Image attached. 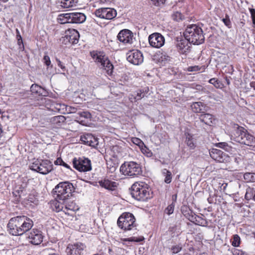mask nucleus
Segmentation results:
<instances>
[{
	"label": "nucleus",
	"instance_id": "dca6fc26",
	"mask_svg": "<svg viewBox=\"0 0 255 255\" xmlns=\"http://www.w3.org/2000/svg\"><path fill=\"white\" fill-rule=\"evenodd\" d=\"M127 59L130 63L138 65L143 61L142 53L138 50H132L127 53Z\"/></svg>",
	"mask_w": 255,
	"mask_h": 255
},
{
	"label": "nucleus",
	"instance_id": "6e6552de",
	"mask_svg": "<svg viewBox=\"0 0 255 255\" xmlns=\"http://www.w3.org/2000/svg\"><path fill=\"white\" fill-rule=\"evenodd\" d=\"M30 169L42 174H47L53 169V165L51 161L48 160H36L30 166Z\"/></svg>",
	"mask_w": 255,
	"mask_h": 255
},
{
	"label": "nucleus",
	"instance_id": "f3484780",
	"mask_svg": "<svg viewBox=\"0 0 255 255\" xmlns=\"http://www.w3.org/2000/svg\"><path fill=\"white\" fill-rule=\"evenodd\" d=\"M212 159L219 162H227L230 160V157L223 151L213 148L209 152Z\"/></svg>",
	"mask_w": 255,
	"mask_h": 255
},
{
	"label": "nucleus",
	"instance_id": "7ed1b4c3",
	"mask_svg": "<svg viewBox=\"0 0 255 255\" xmlns=\"http://www.w3.org/2000/svg\"><path fill=\"white\" fill-rule=\"evenodd\" d=\"M131 195L138 201H145L150 198L148 185L144 182H135L131 187Z\"/></svg>",
	"mask_w": 255,
	"mask_h": 255
},
{
	"label": "nucleus",
	"instance_id": "ea45409f",
	"mask_svg": "<svg viewBox=\"0 0 255 255\" xmlns=\"http://www.w3.org/2000/svg\"><path fill=\"white\" fill-rule=\"evenodd\" d=\"M254 191L253 188L249 187L247 189L246 193L245 195V199L247 200H250L252 198L254 199Z\"/></svg>",
	"mask_w": 255,
	"mask_h": 255
},
{
	"label": "nucleus",
	"instance_id": "c85d7f7f",
	"mask_svg": "<svg viewBox=\"0 0 255 255\" xmlns=\"http://www.w3.org/2000/svg\"><path fill=\"white\" fill-rule=\"evenodd\" d=\"M145 96V93L143 90L139 89L129 96V100L132 103H134L141 100Z\"/></svg>",
	"mask_w": 255,
	"mask_h": 255
},
{
	"label": "nucleus",
	"instance_id": "13d9d810",
	"mask_svg": "<svg viewBox=\"0 0 255 255\" xmlns=\"http://www.w3.org/2000/svg\"><path fill=\"white\" fill-rule=\"evenodd\" d=\"M56 61L57 63L58 66L61 68V69L65 71L66 70V68L64 65L62 63V62L58 59H56Z\"/></svg>",
	"mask_w": 255,
	"mask_h": 255
},
{
	"label": "nucleus",
	"instance_id": "603ef678",
	"mask_svg": "<svg viewBox=\"0 0 255 255\" xmlns=\"http://www.w3.org/2000/svg\"><path fill=\"white\" fill-rule=\"evenodd\" d=\"M151 1L153 5L158 6L163 4L165 0H151Z\"/></svg>",
	"mask_w": 255,
	"mask_h": 255
},
{
	"label": "nucleus",
	"instance_id": "72a5a7b5",
	"mask_svg": "<svg viewBox=\"0 0 255 255\" xmlns=\"http://www.w3.org/2000/svg\"><path fill=\"white\" fill-rule=\"evenodd\" d=\"M78 0H61V6L63 8H68L76 6Z\"/></svg>",
	"mask_w": 255,
	"mask_h": 255
},
{
	"label": "nucleus",
	"instance_id": "5701e85b",
	"mask_svg": "<svg viewBox=\"0 0 255 255\" xmlns=\"http://www.w3.org/2000/svg\"><path fill=\"white\" fill-rule=\"evenodd\" d=\"M152 60L160 66H163L170 60V57L166 54L158 51L152 56Z\"/></svg>",
	"mask_w": 255,
	"mask_h": 255
},
{
	"label": "nucleus",
	"instance_id": "4be33fe9",
	"mask_svg": "<svg viewBox=\"0 0 255 255\" xmlns=\"http://www.w3.org/2000/svg\"><path fill=\"white\" fill-rule=\"evenodd\" d=\"M35 94L38 96H46L47 92L40 86L37 84H32L30 87V91H27L25 93V98H31V96L29 95Z\"/></svg>",
	"mask_w": 255,
	"mask_h": 255
},
{
	"label": "nucleus",
	"instance_id": "5fc2aeb1",
	"mask_svg": "<svg viewBox=\"0 0 255 255\" xmlns=\"http://www.w3.org/2000/svg\"><path fill=\"white\" fill-rule=\"evenodd\" d=\"M201 67L199 66H190L188 68V71L190 72H195L199 71Z\"/></svg>",
	"mask_w": 255,
	"mask_h": 255
},
{
	"label": "nucleus",
	"instance_id": "bf43d9fd",
	"mask_svg": "<svg viewBox=\"0 0 255 255\" xmlns=\"http://www.w3.org/2000/svg\"><path fill=\"white\" fill-rule=\"evenodd\" d=\"M77 108L72 107V106H70L68 107V112L70 113H75L77 112Z\"/></svg>",
	"mask_w": 255,
	"mask_h": 255
},
{
	"label": "nucleus",
	"instance_id": "f257e3e1",
	"mask_svg": "<svg viewBox=\"0 0 255 255\" xmlns=\"http://www.w3.org/2000/svg\"><path fill=\"white\" fill-rule=\"evenodd\" d=\"M231 137L232 139L242 144L255 146V137L250 134L247 129L238 124L233 125Z\"/></svg>",
	"mask_w": 255,
	"mask_h": 255
},
{
	"label": "nucleus",
	"instance_id": "774afa93",
	"mask_svg": "<svg viewBox=\"0 0 255 255\" xmlns=\"http://www.w3.org/2000/svg\"><path fill=\"white\" fill-rule=\"evenodd\" d=\"M48 255H60L58 253H56L55 251H52Z\"/></svg>",
	"mask_w": 255,
	"mask_h": 255
},
{
	"label": "nucleus",
	"instance_id": "6ab92c4d",
	"mask_svg": "<svg viewBox=\"0 0 255 255\" xmlns=\"http://www.w3.org/2000/svg\"><path fill=\"white\" fill-rule=\"evenodd\" d=\"M184 216L188 219V220L194 223L195 224L203 227H207L208 224V221L204 218V216L196 215L195 214H190L188 211L185 212Z\"/></svg>",
	"mask_w": 255,
	"mask_h": 255
},
{
	"label": "nucleus",
	"instance_id": "6e6d98bb",
	"mask_svg": "<svg viewBox=\"0 0 255 255\" xmlns=\"http://www.w3.org/2000/svg\"><path fill=\"white\" fill-rule=\"evenodd\" d=\"M181 250V247L179 246H175L172 247L171 248V251L173 254H177L179 253Z\"/></svg>",
	"mask_w": 255,
	"mask_h": 255
},
{
	"label": "nucleus",
	"instance_id": "423d86ee",
	"mask_svg": "<svg viewBox=\"0 0 255 255\" xmlns=\"http://www.w3.org/2000/svg\"><path fill=\"white\" fill-rule=\"evenodd\" d=\"M74 188L73 184L69 182H62L57 185L54 189L56 199L65 200L72 195Z\"/></svg>",
	"mask_w": 255,
	"mask_h": 255
},
{
	"label": "nucleus",
	"instance_id": "58836bf2",
	"mask_svg": "<svg viewBox=\"0 0 255 255\" xmlns=\"http://www.w3.org/2000/svg\"><path fill=\"white\" fill-rule=\"evenodd\" d=\"M144 238L143 237H140L139 238H137L135 237H132L128 238H125L121 239V240L124 242H140L143 241Z\"/></svg>",
	"mask_w": 255,
	"mask_h": 255
},
{
	"label": "nucleus",
	"instance_id": "aec40b11",
	"mask_svg": "<svg viewBox=\"0 0 255 255\" xmlns=\"http://www.w3.org/2000/svg\"><path fill=\"white\" fill-rule=\"evenodd\" d=\"M17 223L18 222L16 216L11 218L7 224L9 233L12 236H21L19 231L20 230V227L18 225V223Z\"/></svg>",
	"mask_w": 255,
	"mask_h": 255
},
{
	"label": "nucleus",
	"instance_id": "c756f323",
	"mask_svg": "<svg viewBox=\"0 0 255 255\" xmlns=\"http://www.w3.org/2000/svg\"><path fill=\"white\" fill-rule=\"evenodd\" d=\"M52 204L54 207V210L56 212H59L62 211L64 212L65 200L56 199V196L55 200L53 202Z\"/></svg>",
	"mask_w": 255,
	"mask_h": 255
},
{
	"label": "nucleus",
	"instance_id": "ddd939ff",
	"mask_svg": "<svg viewBox=\"0 0 255 255\" xmlns=\"http://www.w3.org/2000/svg\"><path fill=\"white\" fill-rule=\"evenodd\" d=\"M94 14L100 18L112 19L117 15V11L114 8L102 7L95 10Z\"/></svg>",
	"mask_w": 255,
	"mask_h": 255
},
{
	"label": "nucleus",
	"instance_id": "338daca9",
	"mask_svg": "<svg viewBox=\"0 0 255 255\" xmlns=\"http://www.w3.org/2000/svg\"><path fill=\"white\" fill-rule=\"evenodd\" d=\"M250 86L255 90V81L251 82Z\"/></svg>",
	"mask_w": 255,
	"mask_h": 255
},
{
	"label": "nucleus",
	"instance_id": "a18cd8bd",
	"mask_svg": "<svg viewBox=\"0 0 255 255\" xmlns=\"http://www.w3.org/2000/svg\"><path fill=\"white\" fill-rule=\"evenodd\" d=\"M225 25L228 28L232 27V23L230 19L229 16L228 15H226L225 17L222 19Z\"/></svg>",
	"mask_w": 255,
	"mask_h": 255
},
{
	"label": "nucleus",
	"instance_id": "e2e57ef3",
	"mask_svg": "<svg viewBox=\"0 0 255 255\" xmlns=\"http://www.w3.org/2000/svg\"><path fill=\"white\" fill-rule=\"evenodd\" d=\"M17 44L19 45L20 47H21V45H22V47L23 48V44L22 39H21V40L20 39H18L17 40Z\"/></svg>",
	"mask_w": 255,
	"mask_h": 255
},
{
	"label": "nucleus",
	"instance_id": "f8f14e48",
	"mask_svg": "<svg viewBox=\"0 0 255 255\" xmlns=\"http://www.w3.org/2000/svg\"><path fill=\"white\" fill-rule=\"evenodd\" d=\"M79 38V33L78 31L74 29H69L65 31V35L61 40L65 45L68 43L74 44L78 43Z\"/></svg>",
	"mask_w": 255,
	"mask_h": 255
},
{
	"label": "nucleus",
	"instance_id": "20e7f679",
	"mask_svg": "<svg viewBox=\"0 0 255 255\" xmlns=\"http://www.w3.org/2000/svg\"><path fill=\"white\" fill-rule=\"evenodd\" d=\"M92 57L100 68L104 69L108 75H112L114 66L103 52H93Z\"/></svg>",
	"mask_w": 255,
	"mask_h": 255
},
{
	"label": "nucleus",
	"instance_id": "4d7b16f0",
	"mask_svg": "<svg viewBox=\"0 0 255 255\" xmlns=\"http://www.w3.org/2000/svg\"><path fill=\"white\" fill-rule=\"evenodd\" d=\"M250 11L253 21V23L255 25V10L254 8H250Z\"/></svg>",
	"mask_w": 255,
	"mask_h": 255
},
{
	"label": "nucleus",
	"instance_id": "69168bd1",
	"mask_svg": "<svg viewBox=\"0 0 255 255\" xmlns=\"http://www.w3.org/2000/svg\"><path fill=\"white\" fill-rule=\"evenodd\" d=\"M16 32H17V40L20 39L21 40V39H22V38H21V36L19 34V31L18 30V29H16Z\"/></svg>",
	"mask_w": 255,
	"mask_h": 255
},
{
	"label": "nucleus",
	"instance_id": "49530a36",
	"mask_svg": "<svg viewBox=\"0 0 255 255\" xmlns=\"http://www.w3.org/2000/svg\"><path fill=\"white\" fill-rule=\"evenodd\" d=\"M174 206L175 204L173 203L168 205L165 210L166 213L168 215H170L172 214L174 211Z\"/></svg>",
	"mask_w": 255,
	"mask_h": 255
},
{
	"label": "nucleus",
	"instance_id": "09e8293b",
	"mask_svg": "<svg viewBox=\"0 0 255 255\" xmlns=\"http://www.w3.org/2000/svg\"><path fill=\"white\" fill-rule=\"evenodd\" d=\"M141 150L142 153L146 154L147 156H151L152 155V152L144 145V147L143 146L141 147Z\"/></svg>",
	"mask_w": 255,
	"mask_h": 255
},
{
	"label": "nucleus",
	"instance_id": "4468645a",
	"mask_svg": "<svg viewBox=\"0 0 255 255\" xmlns=\"http://www.w3.org/2000/svg\"><path fill=\"white\" fill-rule=\"evenodd\" d=\"M117 39L124 44H131L135 39V37L131 31L124 29L119 32L117 35Z\"/></svg>",
	"mask_w": 255,
	"mask_h": 255
},
{
	"label": "nucleus",
	"instance_id": "a211bd4d",
	"mask_svg": "<svg viewBox=\"0 0 255 255\" xmlns=\"http://www.w3.org/2000/svg\"><path fill=\"white\" fill-rule=\"evenodd\" d=\"M148 41L152 47L159 48L164 45L165 39L160 33H154L149 35Z\"/></svg>",
	"mask_w": 255,
	"mask_h": 255
},
{
	"label": "nucleus",
	"instance_id": "7c9ffc66",
	"mask_svg": "<svg viewBox=\"0 0 255 255\" xmlns=\"http://www.w3.org/2000/svg\"><path fill=\"white\" fill-rule=\"evenodd\" d=\"M191 107L194 113H201L203 110H204L205 105L201 102H194L192 103Z\"/></svg>",
	"mask_w": 255,
	"mask_h": 255
},
{
	"label": "nucleus",
	"instance_id": "0e129e2a",
	"mask_svg": "<svg viewBox=\"0 0 255 255\" xmlns=\"http://www.w3.org/2000/svg\"><path fill=\"white\" fill-rule=\"evenodd\" d=\"M111 0H99V3L101 4H104L108 2H110Z\"/></svg>",
	"mask_w": 255,
	"mask_h": 255
},
{
	"label": "nucleus",
	"instance_id": "864d4df0",
	"mask_svg": "<svg viewBox=\"0 0 255 255\" xmlns=\"http://www.w3.org/2000/svg\"><path fill=\"white\" fill-rule=\"evenodd\" d=\"M24 190V187L22 186H20L18 189L15 190L13 192V194H15V193H17L18 194V197H20L21 195L23 193V191Z\"/></svg>",
	"mask_w": 255,
	"mask_h": 255
},
{
	"label": "nucleus",
	"instance_id": "680f3d73",
	"mask_svg": "<svg viewBox=\"0 0 255 255\" xmlns=\"http://www.w3.org/2000/svg\"><path fill=\"white\" fill-rule=\"evenodd\" d=\"M61 165L65 167V168H66L67 169H71L70 166L68 164H67L66 163L64 162L63 161V163H61Z\"/></svg>",
	"mask_w": 255,
	"mask_h": 255
},
{
	"label": "nucleus",
	"instance_id": "1a4fd4ad",
	"mask_svg": "<svg viewBox=\"0 0 255 255\" xmlns=\"http://www.w3.org/2000/svg\"><path fill=\"white\" fill-rule=\"evenodd\" d=\"M65 252L67 255H84L86 253V246L80 242L69 244Z\"/></svg>",
	"mask_w": 255,
	"mask_h": 255
},
{
	"label": "nucleus",
	"instance_id": "b1692460",
	"mask_svg": "<svg viewBox=\"0 0 255 255\" xmlns=\"http://www.w3.org/2000/svg\"><path fill=\"white\" fill-rule=\"evenodd\" d=\"M188 40L184 37L177 40L176 46L178 51L181 54H186L190 50V44Z\"/></svg>",
	"mask_w": 255,
	"mask_h": 255
},
{
	"label": "nucleus",
	"instance_id": "0eeeda50",
	"mask_svg": "<svg viewBox=\"0 0 255 255\" xmlns=\"http://www.w3.org/2000/svg\"><path fill=\"white\" fill-rule=\"evenodd\" d=\"M135 219L131 213L125 212L119 218L117 224L118 226L125 231L132 230L136 227Z\"/></svg>",
	"mask_w": 255,
	"mask_h": 255
},
{
	"label": "nucleus",
	"instance_id": "cd10ccee",
	"mask_svg": "<svg viewBox=\"0 0 255 255\" xmlns=\"http://www.w3.org/2000/svg\"><path fill=\"white\" fill-rule=\"evenodd\" d=\"M199 119L201 122L210 126L215 124L216 119L213 115L210 114H201Z\"/></svg>",
	"mask_w": 255,
	"mask_h": 255
},
{
	"label": "nucleus",
	"instance_id": "a878e982",
	"mask_svg": "<svg viewBox=\"0 0 255 255\" xmlns=\"http://www.w3.org/2000/svg\"><path fill=\"white\" fill-rule=\"evenodd\" d=\"M78 210V206L69 198L65 200L64 212L65 214L70 215L71 213L69 211L75 212Z\"/></svg>",
	"mask_w": 255,
	"mask_h": 255
},
{
	"label": "nucleus",
	"instance_id": "412c9836",
	"mask_svg": "<svg viewBox=\"0 0 255 255\" xmlns=\"http://www.w3.org/2000/svg\"><path fill=\"white\" fill-rule=\"evenodd\" d=\"M68 20L72 23H81L84 22L86 19L85 15L81 12H71L65 15Z\"/></svg>",
	"mask_w": 255,
	"mask_h": 255
},
{
	"label": "nucleus",
	"instance_id": "f704fd0d",
	"mask_svg": "<svg viewBox=\"0 0 255 255\" xmlns=\"http://www.w3.org/2000/svg\"><path fill=\"white\" fill-rule=\"evenodd\" d=\"M186 143L187 145L192 149H194L195 147V143L192 135L189 133L186 134Z\"/></svg>",
	"mask_w": 255,
	"mask_h": 255
},
{
	"label": "nucleus",
	"instance_id": "bb28decb",
	"mask_svg": "<svg viewBox=\"0 0 255 255\" xmlns=\"http://www.w3.org/2000/svg\"><path fill=\"white\" fill-rule=\"evenodd\" d=\"M99 185L107 190L114 191L117 187L118 183L109 179H104L98 182Z\"/></svg>",
	"mask_w": 255,
	"mask_h": 255
},
{
	"label": "nucleus",
	"instance_id": "2eb2a0df",
	"mask_svg": "<svg viewBox=\"0 0 255 255\" xmlns=\"http://www.w3.org/2000/svg\"><path fill=\"white\" fill-rule=\"evenodd\" d=\"M26 235L29 242L33 245H39L43 241V236L42 232L37 229L30 230Z\"/></svg>",
	"mask_w": 255,
	"mask_h": 255
},
{
	"label": "nucleus",
	"instance_id": "473e14b6",
	"mask_svg": "<svg viewBox=\"0 0 255 255\" xmlns=\"http://www.w3.org/2000/svg\"><path fill=\"white\" fill-rule=\"evenodd\" d=\"M66 121V118L63 116H57L50 118V122L54 125L60 126L61 124L64 123Z\"/></svg>",
	"mask_w": 255,
	"mask_h": 255
},
{
	"label": "nucleus",
	"instance_id": "393cba45",
	"mask_svg": "<svg viewBox=\"0 0 255 255\" xmlns=\"http://www.w3.org/2000/svg\"><path fill=\"white\" fill-rule=\"evenodd\" d=\"M81 140L84 144L95 147L98 144L97 138L91 133L84 134L81 136Z\"/></svg>",
	"mask_w": 255,
	"mask_h": 255
},
{
	"label": "nucleus",
	"instance_id": "e433bc0d",
	"mask_svg": "<svg viewBox=\"0 0 255 255\" xmlns=\"http://www.w3.org/2000/svg\"><path fill=\"white\" fill-rule=\"evenodd\" d=\"M162 174L165 176L164 182L166 183H170L171 182V173L166 169H163L162 171Z\"/></svg>",
	"mask_w": 255,
	"mask_h": 255
},
{
	"label": "nucleus",
	"instance_id": "c03bdc74",
	"mask_svg": "<svg viewBox=\"0 0 255 255\" xmlns=\"http://www.w3.org/2000/svg\"><path fill=\"white\" fill-rule=\"evenodd\" d=\"M209 82L213 85L216 88H219L221 87V84L220 82L216 78H212L209 81Z\"/></svg>",
	"mask_w": 255,
	"mask_h": 255
},
{
	"label": "nucleus",
	"instance_id": "9d476101",
	"mask_svg": "<svg viewBox=\"0 0 255 255\" xmlns=\"http://www.w3.org/2000/svg\"><path fill=\"white\" fill-rule=\"evenodd\" d=\"M72 162L73 167L80 172H86L92 169L91 161L88 158H74Z\"/></svg>",
	"mask_w": 255,
	"mask_h": 255
},
{
	"label": "nucleus",
	"instance_id": "a19ab883",
	"mask_svg": "<svg viewBox=\"0 0 255 255\" xmlns=\"http://www.w3.org/2000/svg\"><path fill=\"white\" fill-rule=\"evenodd\" d=\"M240 245V238L238 235H234L233 236L232 245L235 247H239Z\"/></svg>",
	"mask_w": 255,
	"mask_h": 255
},
{
	"label": "nucleus",
	"instance_id": "8fccbe9b",
	"mask_svg": "<svg viewBox=\"0 0 255 255\" xmlns=\"http://www.w3.org/2000/svg\"><path fill=\"white\" fill-rule=\"evenodd\" d=\"M233 254V255H248L246 252L237 249H234Z\"/></svg>",
	"mask_w": 255,
	"mask_h": 255
},
{
	"label": "nucleus",
	"instance_id": "37998d69",
	"mask_svg": "<svg viewBox=\"0 0 255 255\" xmlns=\"http://www.w3.org/2000/svg\"><path fill=\"white\" fill-rule=\"evenodd\" d=\"M69 14V13H63L59 15L58 20L60 21L61 23H71L70 20L67 19V17H65V15Z\"/></svg>",
	"mask_w": 255,
	"mask_h": 255
},
{
	"label": "nucleus",
	"instance_id": "c9c22d12",
	"mask_svg": "<svg viewBox=\"0 0 255 255\" xmlns=\"http://www.w3.org/2000/svg\"><path fill=\"white\" fill-rule=\"evenodd\" d=\"M244 179L247 182H255V173L246 172L244 175Z\"/></svg>",
	"mask_w": 255,
	"mask_h": 255
},
{
	"label": "nucleus",
	"instance_id": "39448f33",
	"mask_svg": "<svg viewBox=\"0 0 255 255\" xmlns=\"http://www.w3.org/2000/svg\"><path fill=\"white\" fill-rule=\"evenodd\" d=\"M120 172L125 176L136 177L142 173L140 164L132 161H125L120 167Z\"/></svg>",
	"mask_w": 255,
	"mask_h": 255
},
{
	"label": "nucleus",
	"instance_id": "79ce46f5",
	"mask_svg": "<svg viewBox=\"0 0 255 255\" xmlns=\"http://www.w3.org/2000/svg\"><path fill=\"white\" fill-rule=\"evenodd\" d=\"M216 146L218 147L224 149L227 151H229L231 148V146H229L226 142H219L217 143Z\"/></svg>",
	"mask_w": 255,
	"mask_h": 255
},
{
	"label": "nucleus",
	"instance_id": "4c0bfd02",
	"mask_svg": "<svg viewBox=\"0 0 255 255\" xmlns=\"http://www.w3.org/2000/svg\"><path fill=\"white\" fill-rule=\"evenodd\" d=\"M108 168L109 171L111 173L114 172L118 167V164L116 163L113 162L112 160H109L107 162Z\"/></svg>",
	"mask_w": 255,
	"mask_h": 255
},
{
	"label": "nucleus",
	"instance_id": "f03ea898",
	"mask_svg": "<svg viewBox=\"0 0 255 255\" xmlns=\"http://www.w3.org/2000/svg\"><path fill=\"white\" fill-rule=\"evenodd\" d=\"M184 36L190 43L199 45L204 43L205 36L202 29L196 24H192L187 27Z\"/></svg>",
	"mask_w": 255,
	"mask_h": 255
},
{
	"label": "nucleus",
	"instance_id": "9b49d317",
	"mask_svg": "<svg viewBox=\"0 0 255 255\" xmlns=\"http://www.w3.org/2000/svg\"><path fill=\"white\" fill-rule=\"evenodd\" d=\"M19 226L20 227V232L21 235L27 233L31 229L33 226V222L31 219L27 217L22 215L17 216Z\"/></svg>",
	"mask_w": 255,
	"mask_h": 255
},
{
	"label": "nucleus",
	"instance_id": "3c124183",
	"mask_svg": "<svg viewBox=\"0 0 255 255\" xmlns=\"http://www.w3.org/2000/svg\"><path fill=\"white\" fill-rule=\"evenodd\" d=\"M43 62L47 66H49L51 65V61L50 58L47 55H44L43 58Z\"/></svg>",
	"mask_w": 255,
	"mask_h": 255
},
{
	"label": "nucleus",
	"instance_id": "2f4dec72",
	"mask_svg": "<svg viewBox=\"0 0 255 255\" xmlns=\"http://www.w3.org/2000/svg\"><path fill=\"white\" fill-rule=\"evenodd\" d=\"M78 114L79 115L80 118L77 121L82 125H86V123L85 120H81V118H84L85 120H90L91 118V114L87 111L80 112Z\"/></svg>",
	"mask_w": 255,
	"mask_h": 255
},
{
	"label": "nucleus",
	"instance_id": "de8ad7c7",
	"mask_svg": "<svg viewBox=\"0 0 255 255\" xmlns=\"http://www.w3.org/2000/svg\"><path fill=\"white\" fill-rule=\"evenodd\" d=\"M132 142L135 144L138 145L140 147H142L144 145V143L142 141L138 138L134 137L132 139Z\"/></svg>",
	"mask_w": 255,
	"mask_h": 255
},
{
	"label": "nucleus",
	"instance_id": "052dcab7",
	"mask_svg": "<svg viewBox=\"0 0 255 255\" xmlns=\"http://www.w3.org/2000/svg\"><path fill=\"white\" fill-rule=\"evenodd\" d=\"M63 163V160L61 158H58L54 162L55 165H61Z\"/></svg>",
	"mask_w": 255,
	"mask_h": 255
}]
</instances>
